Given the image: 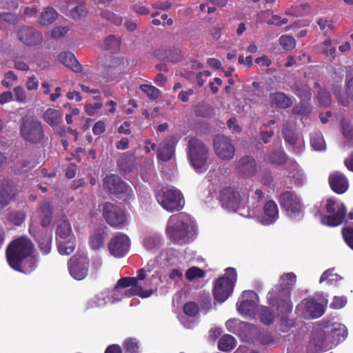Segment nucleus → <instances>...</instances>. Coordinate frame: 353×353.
<instances>
[{
    "label": "nucleus",
    "mask_w": 353,
    "mask_h": 353,
    "mask_svg": "<svg viewBox=\"0 0 353 353\" xmlns=\"http://www.w3.org/2000/svg\"><path fill=\"white\" fill-rule=\"evenodd\" d=\"M296 276L293 272L284 273L281 276L280 283L275 285L268 294L270 305L276 307L278 315L281 319L287 316L292 311L291 290L296 282Z\"/></svg>",
    "instance_id": "obj_1"
},
{
    "label": "nucleus",
    "mask_w": 353,
    "mask_h": 353,
    "mask_svg": "<svg viewBox=\"0 0 353 353\" xmlns=\"http://www.w3.org/2000/svg\"><path fill=\"white\" fill-rule=\"evenodd\" d=\"M194 230V223L187 214L179 213L169 218L166 232L174 243L188 242Z\"/></svg>",
    "instance_id": "obj_2"
},
{
    "label": "nucleus",
    "mask_w": 353,
    "mask_h": 353,
    "mask_svg": "<svg viewBox=\"0 0 353 353\" xmlns=\"http://www.w3.org/2000/svg\"><path fill=\"white\" fill-rule=\"evenodd\" d=\"M347 336L345 325L334 323L329 330H319L314 332L310 340V344L316 347V351H326L332 349Z\"/></svg>",
    "instance_id": "obj_3"
},
{
    "label": "nucleus",
    "mask_w": 353,
    "mask_h": 353,
    "mask_svg": "<svg viewBox=\"0 0 353 353\" xmlns=\"http://www.w3.org/2000/svg\"><path fill=\"white\" fill-rule=\"evenodd\" d=\"M281 208L291 219L300 220L304 216L305 205L299 195L291 190H284L276 196Z\"/></svg>",
    "instance_id": "obj_4"
},
{
    "label": "nucleus",
    "mask_w": 353,
    "mask_h": 353,
    "mask_svg": "<svg viewBox=\"0 0 353 353\" xmlns=\"http://www.w3.org/2000/svg\"><path fill=\"white\" fill-rule=\"evenodd\" d=\"M188 156L192 166L198 173L205 172L209 167V150L199 139H189Z\"/></svg>",
    "instance_id": "obj_5"
},
{
    "label": "nucleus",
    "mask_w": 353,
    "mask_h": 353,
    "mask_svg": "<svg viewBox=\"0 0 353 353\" xmlns=\"http://www.w3.org/2000/svg\"><path fill=\"white\" fill-rule=\"evenodd\" d=\"M56 241L59 252L69 255L73 252L76 246L75 237L72 232L70 223L68 217L62 214L57 221Z\"/></svg>",
    "instance_id": "obj_6"
},
{
    "label": "nucleus",
    "mask_w": 353,
    "mask_h": 353,
    "mask_svg": "<svg viewBox=\"0 0 353 353\" xmlns=\"http://www.w3.org/2000/svg\"><path fill=\"white\" fill-rule=\"evenodd\" d=\"M225 274L214 281L212 294L217 302H225L232 294L237 280V273L234 268H228Z\"/></svg>",
    "instance_id": "obj_7"
},
{
    "label": "nucleus",
    "mask_w": 353,
    "mask_h": 353,
    "mask_svg": "<svg viewBox=\"0 0 353 353\" xmlns=\"http://www.w3.org/2000/svg\"><path fill=\"white\" fill-rule=\"evenodd\" d=\"M34 245L26 236H20L12 240L7 246L6 256L8 265L17 266L18 261L32 254Z\"/></svg>",
    "instance_id": "obj_8"
},
{
    "label": "nucleus",
    "mask_w": 353,
    "mask_h": 353,
    "mask_svg": "<svg viewBox=\"0 0 353 353\" xmlns=\"http://www.w3.org/2000/svg\"><path fill=\"white\" fill-rule=\"evenodd\" d=\"M20 134L25 141L34 144L42 143L46 140L41 122L32 116L26 115L22 117Z\"/></svg>",
    "instance_id": "obj_9"
},
{
    "label": "nucleus",
    "mask_w": 353,
    "mask_h": 353,
    "mask_svg": "<svg viewBox=\"0 0 353 353\" xmlns=\"http://www.w3.org/2000/svg\"><path fill=\"white\" fill-rule=\"evenodd\" d=\"M156 198L162 208L170 212L180 211L185 205L183 194L176 188H171L159 192L156 195Z\"/></svg>",
    "instance_id": "obj_10"
},
{
    "label": "nucleus",
    "mask_w": 353,
    "mask_h": 353,
    "mask_svg": "<svg viewBox=\"0 0 353 353\" xmlns=\"http://www.w3.org/2000/svg\"><path fill=\"white\" fill-rule=\"evenodd\" d=\"M103 185L110 194L120 195V198L125 201L134 198L132 188L117 174L107 175L103 181Z\"/></svg>",
    "instance_id": "obj_11"
},
{
    "label": "nucleus",
    "mask_w": 353,
    "mask_h": 353,
    "mask_svg": "<svg viewBox=\"0 0 353 353\" xmlns=\"http://www.w3.org/2000/svg\"><path fill=\"white\" fill-rule=\"evenodd\" d=\"M103 216L110 226L122 228L127 223L125 212L117 204L105 202L102 208Z\"/></svg>",
    "instance_id": "obj_12"
},
{
    "label": "nucleus",
    "mask_w": 353,
    "mask_h": 353,
    "mask_svg": "<svg viewBox=\"0 0 353 353\" xmlns=\"http://www.w3.org/2000/svg\"><path fill=\"white\" fill-rule=\"evenodd\" d=\"M90 261L86 256L75 254L68 262L70 275L76 280L81 281L88 275Z\"/></svg>",
    "instance_id": "obj_13"
},
{
    "label": "nucleus",
    "mask_w": 353,
    "mask_h": 353,
    "mask_svg": "<svg viewBox=\"0 0 353 353\" xmlns=\"http://www.w3.org/2000/svg\"><path fill=\"white\" fill-rule=\"evenodd\" d=\"M213 146L215 154L222 160L230 161L235 155V148L225 136L216 135L213 140Z\"/></svg>",
    "instance_id": "obj_14"
},
{
    "label": "nucleus",
    "mask_w": 353,
    "mask_h": 353,
    "mask_svg": "<svg viewBox=\"0 0 353 353\" xmlns=\"http://www.w3.org/2000/svg\"><path fill=\"white\" fill-rule=\"evenodd\" d=\"M19 193L15 181L8 177L0 180V205L5 208L15 200Z\"/></svg>",
    "instance_id": "obj_15"
},
{
    "label": "nucleus",
    "mask_w": 353,
    "mask_h": 353,
    "mask_svg": "<svg viewBox=\"0 0 353 353\" xmlns=\"http://www.w3.org/2000/svg\"><path fill=\"white\" fill-rule=\"evenodd\" d=\"M116 287L125 288L131 287L126 292L128 296H139L141 298H148L153 292L152 289L144 290L141 285H137V279L134 277H122L117 283Z\"/></svg>",
    "instance_id": "obj_16"
},
{
    "label": "nucleus",
    "mask_w": 353,
    "mask_h": 353,
    "mask_svg": "<svg viewBox=\"0 0 353 353\" xmlns=\"http://www.w3.org/2000/svg\"><path fill=\"white\" fill-rule=\"evenodd\" d=\"M130 241L127 235L119 234L112 237L108 243L110 253L114 257L125 256L130 250Z\"/></svg>",
    "instance_id": "obj_17"
},
{
    "label": "nucleus",
    "mask_w": 353,
    "mask_h": 353,
    "mask_svg": "<svg viewBox=\"0 0 353 353\" xmlns=\"http://www.w3.org/2000/svg\"><path fill=\"white\" fill-rule=\"evenodd\" d=\"M219 200L223 208L231 210H237L241 201L239 192L231 187H226L221 190Z\"/></svg>",
    "instance_id": "obj_18"
},
{
    "label": "nucleus",
    "mask_w": 353,
    "mask_h": 353,
    "mask_svg": "<svg viewBox=\"0 0 353 353\" xmlns=\"http://www.w3.org/2000/svg\"><path fill=\"white\" fill-rule=\"evenodd\" d=\"M237 174L243 178H251L258 172V166L255 159L251 155L242 157L236 165Z\"/></svg>",
    "instance_id": "obj_19"
},
{
    "label": "nucleus",
    "mask_w": 353,
    "mask_h": 353,
    "mask_svg": "<svg viewBox=\"0 0 353 353\" xmlns=\"http://www.w3.org/2000/svg\"><path fill=\"white\" fill-rule=\"evenodd\" d=\"M29 232L37 242L39 248L41 252L43 254H49L52 248V232H47L46 230L37 231L36 228L32 225H30Z\"/></svg>",
    "instance_id": "obj_20"
},
{
    "label": "nucleus",
    "mask_w": 353,
    "mask_h": 353,
    "mask_svg": "<svg viewBox=\"0 0 353 353\" xmlns=\"http://www.w3.org/2000/svg\"><path fill=\"white\" fill-rule=\"evenodd\" d=\"M17 37L20 41L30 46L40 44L43 37L41 34L35 29L30 27H21L17 32Z\"/></svg>",
    "instance_id": "obj_21"
},
{
    "label": "nucleus",
    "mask_w": 353,
    "mask_h": 353,
    "mask_svg": "<svg viewBox=\"0 0 353 353\" xmlns=\"http://www.w3.org/2000/svg\"><path fill=\"white\" fill-rule=\"evenodd\" d=\"M328 182L332 190L338 194L345 192L349 187L347 177L339 171L332 172L329 175Z\"/></svg>",
    "instance_id": "obj_22"
},
{
    "label": "nucleus",
    "mask_w": 353,
    "mask_h": 353,
    "mask_svg": "<svg viewBox=\"0 0 353 353\" xmlns=\"http://www.w3.org/2000/svg\"><path fill=\"white\" fill-rule=\"evenodd\" d=\"M257 296L253 290H245L242 293V297L246 298L236 303L239 312L250 316L254 311L256 303L254 299Z\"/></svg>",
    "instance_id": "obj_23"
},
{
    "label": "nucleus",
    "mask_w": 353,
    "mask_h": 353,
    "mask_svg": "<svg viewBox=\"0 0 353 353\" xmlns=\"http://www.w3.org/2000/svg\"><path fill=\"white\" fill-rule=\"evenodd\" d=\"M279 219V209L275 201L269 200L263 206V214L261 218V223L263 225L274 223Z\"/></svg>",
    "instance_id": "obj_24"
},
{
    "label": "nucleus",
    "mask_w": 353,
    "mask_h": 353,
    "mask_svg": "<svg viewBox=\"0 0 353 353\" xmlns=\"http://www.w3.org/2000/svg\"><path fill=\"white\" fill-rule=\"evenodd\" d=\"M38 218L43 228L50 226L52 221L53 208L48 201H44L39 204L37 210Z\"/></svg>",
    "instance_id": "obj_25"
},
{
    "label": "nucleus",
    "mask_w": 353,
    "mask_h": 353,
    "mask_svg": "<svg viewBox=\"0 0 353 353\" xmlns=\"http://www.w3.org/2000/svg\"><path fill=\"white\" fill-rule=\"evenodd\" d=\"M303 306L306 314L311 318H319L325 312V307L323 304L318 303L314 299H304L301 303L297 306Z\"/></svg>",
    "instance_id": "obj_26"
},
{
    "label": "nucleus",
    "mask_w": 353,
    "mask_h": 353,
    "mask_svg": "<svg viewBox=\"0 0 353 353\" xmlns=\"http://www.w3.org/2000/svg\"><path fill=\"white\" fill-rule=\"evenodd\" d=\"M346 214V208L343 203H341L338 208L336 212L330 214L324 215L321 217V222L323 224L336 227L339 225L343 221Z\"/></svg>",
    "instance_id": "obj_27"
},
{
    "label": "nucleus",
    "mask_w": 353,
    "mask_h": 353,
    "mask_svg": "<svg viewBox=\"0 0 353 353\" xmlns=\"http://www.w3.org/2000/svg\"><path fill=\"white\" fill-rule=\"evenodd\" d=\"M42 119L45 123L55 130L63 121V116L61 112L55 108H48L44 111Z\"/></svg>",
    "instance_id": "obj_28"
},
{
    "label": "nucleus",
    "mask_w": 353,
    "mask_h": 353,
    "mask_svg": "<svg viewBox=\"0 0 353 353\" xmlns=\"http://www.w3.org/2000/svg\"><path fill=\"white\" fill-rule=\"evenodd\" d=\"M38 260L32 254L25 257L21 261H18L17 266L11 265L10 268L13 270L24 273L30 274L37 267Z\"/></svg>",
    "instance_id": "obj_29"
},
{
    "label": "nucleus",
    "mask_w": 353,
    "mask_h": 353,
    "mask_svg": "<svg viewBox=\"0 0 353 353\" xmlns=\"http://www.w3.org/2000/svg\"><path fill=\"white\" fill-rule=\"evenodd\" d=\"M270 104L272 108L287 109L291 107L293 103L291 98L288 97L285 93L276 92L270 94Z\"/></svg>",
    "instance_id": "obj_30"
},
{
    "label": "nucleus",
    "mask_w": 353,
    "mask_h": 353,
    "mask_svg": "<svg viewBox=\"0 0 353 353\" xmlns=\"http://www.w3.org/2000/svg\"><path fill=\"white\" fill-rule=\"evenodd\" d=\"M174 154V143L172 139L165 140L157 149V158L163 161H170Z\"/></svg>",
    "instance_id": "obj_31"
},
{
    "label": "nucleus",
    "mask_w": 353,
    "mask_h": 353,
    "mask_svg": "<svg viewBox=\"0 0 353 353\" xmlns=\"http://www.w3.org/2000/svg\"><path fill=\"white\" fill-rule=\"evenodd\" d=\"M59 61L71 69L74 72H81L82 71V66L78 62L75 56L70 52H61L58 56Z\"/></svg>",
    "instance_id": "obj_32"
},
{
    "label": "nucleus",
    "mask_w": 353,
    "mask_h": 353,
    "mask_svg": "<svg viewBox=\"0 0 353 353\" xmlns=\"http://www.w3.org/2000/svg\"><path fill=\"white\" fill-rule=\"evenodd\" d=\"M106 232L103 228L96 229L90 238V245L92 249L99 250L103 245Z\"/></svg>",
    "instance_id": "obj_33"
},
{
    "label": "nucleus",
    "mask_w": 353,
    "mask_h": 353,
    "mask_svg": "<svg viewBox=\"0 0 353 353\" xmlns=\"http://www.w3.org/2000/svg\"><path fill=\"white\" fill-rule=\"evenodd\" d=\"M57 17L58 13L57 11L51 7H48L45 8L41 13L38 22L41 26H46L52 23L57 19Z\"/></svg>",
    "instance_id": "obj_34"
},
{
    "label": "nucleus",
    "mask_w": 353,
    "mask_h": 353,
    "mask_svg": "<svg viewBox=\"0 0 353 353\" xmlns=\"http://www.w3.org/2000/svg\"><path fill=\"white\" fill-rule=\"evenodd\" d=\"M236 345V339L230 334L223 335L218 342V348L223 352H230Z\"/></svg>",
    "instance_id": "obj_35"
},
{
    "label": "nucleus",
    "mask_w": 353,
    "mask_h": 353,
    "mask_svg": "<svg viewBox=\"0 0 353 353\" xmlns=\"http://www.w3.org/2000/svg\"><path fill=\"white\" fill-rule=\"evenodd\" d=\"M334 268H330L325 270L321 276L319 283L326 282L329 285H336L342 280V276L334 272Z\"/></svg>",
    "instance_id": "obj_36"
},
{
    "label": "nucleus",
    "mask_w": 353,
    "mask_h": 353,
    "mask_svg": "<svg viewBox=\"0 0 353 353\" xmlns=\"http://www.w3.org/2000/svg\"><path fill=\"white\" fill-rule=\"evenodd\" d=\"M294 93L303 101H307L312 97L311 89L305 85H296L293 88Z\"/></svg>",
    "instance_id": "obj_37"
},
{
    "label": "nucleus",
    "mask_w": 353,
    "mask_h": 353,
    "mask_svg": "<svg viewBox=\"0 0 353 353\" xmlns=\"http://www.w3.org/2000/svg\"><path fill=\"white\" fill-rule=\"evenodd\" d=\"M282 132L285 142L292 145H296L298 141V137L288 123L283 124Z\"/></svg>",
    "instance_id": "obj_38"
},
{
    "label": "nucleus",
    "mask_w": 353,
    "mask_h": 353,
    "mask_svg": "<svg viewBox=\"0 0 353 353\" xmlns=\"http://www.w3.org/2000/svg\"><path fill=\"white\" fill-rule=\"evenodd\" d=\"M121 43L119 37L114 35H109L105 38L103 42V48L105 50H119Z\"/></svg>",
    "instance_id": "obj_39"
},
{
    "label": "nucleus",
    "mask_w": 353,
    "mask_h": 353,
    "mask_svg": "<svg viewBox=\"0 0 353 353\" xmlns=\"http://www.w3.org/2000/svg\"><path fill=\"white\" fill-rule=\"evenodd\" d=\"M279 42L282 48L287 52L294 50L296 47L295 39L290 35L283 34L281 36Z\"/></svg>",
    "instance_id": "obj_40"
},
{
    "label": "nucleus",
    "mask_w": 353,
    "mask_h": 353,
    "mask_svg": "<svg viewBox=\"0 0 353 353\" xmlns=\"http://www.w3.org/2000/svg\"><path fill=\"white\" fill-rule=\"evenodd\" d=\"M26 214L23 211L17 210L10 212L8 215V221L14 225H21L26 219Z\"/></svg>",
    "instance_id": "obj_41"
},
{
    "label": "nucleus",
    "mask_w": 353,
    "mask_h": 353,
    "mask_svg": "<svg viewBox=\"0 0 353 353\" xmlns=\"http://www.w3.org/2000/svg\"><path fill=\"white\" fill-rule=\"evenodd\" d=\"M139 88L143 92L146 94L150 100H156L160 96L161 91L152 85L142 84Z\"/></svg>",
    "instance_id": "obj_42"
},
{
    "label": "nucleus",
    "mask_w": 353,
    "mask_h": 353,
    "mask_svg": "<svg viewBox=\"0 0 353 353\" xmlns=\"http://www.w3.org/2000/svg\"><path fill=\"white\" fill-rule=\"evenodd\" d=\"M259 317L261 321L267 325H271L274 321V316L272 311L266 306L261 307L259 312Z\"/></svg>",
    "instance_id": "obj_43"
},
{
    "label": "nucleus",
    "mask_w": 353,
    "mask_h": 353,
    "mask_svg": "<svg viewBox=\"0 0 353 353\" xmlns=\"http://www.w3.org/2000/svg\"><path fill=\"white\" fill-rule=\"evenodd\" d=\"M270 161L276 165H283L287 161V155L284 151H274L269 156Z\"/></svg>",
    "instance_id": "obj_44"
},
{
    "label": "nucleus",
    "mask_w": 353,
    "mask_h": 353,
    "mask_svg": "<svg viewBox=\"0 0 353 353\" xmlns=\"http://www.w3.org/2000/svg\"><path fill=\"white\" fill-rule=\"evenodd\" d=\"M205 276V271L196 266L188 268L185 272V277L188 281H192L197 278H203Z\"/></svg>",
    "instance_id": "obj_45"
},
{
    "label": "nucleus",
    "mask_w": 353,
    "mask_h": 353,
    "mask_svg": "<svg viewBox=\"0 0 353 353\" xmlns=\"http://www.w3.org/2000/svg\"><path fill=\"white\" fill-rule=\"evenodd\" d=\"M343 238L346 244L353 249V225L344 227L341 230Z\"/></svg>",
    "instance_id": "obj_46"
},
{
    "label": "nucleus",
    "mask_w": 353,
    "mask_h": 353,
    "mask_svg": "<svg viewBox=\"0 0 353 353\" xmlns=\"http://www.w3.org/2000/svg\"><path fill=\"white\" fill-rule=\"evenodd\" d=\"M123 348L125 352L137 353L139 350L138 341L136 339L129 338L124 341Z\"/></svg>",
    "instance_id": "obj_47"
},
{
    "label": "nucleus",
    "mask_w": 353,
    "mask_h": 353,
    "mask_svg": "<svg viewBox=\"0 0 353 353\" xmlns=\"http://www.w3.org/2000/svg\"><path fill=\"white\" fill-rule=\"evenodd\" d=\"M183 310L187 316L194 317L198 314L199 307L195 302L190 301L184 304Z\"/></svg>",
    "instance_id": "obj_48"
},
{
    "label": "nucleus",
    "mask_w": 353,
    "mask_h": 353,
    "mask_svg": "<svg viewBox=\"0 0 353 353\" xmlns=\"http://www.w3.org/2000/svg\"><path fill=\"white\" fill-rule=\"evenodd\" d=\"M292 112L296 115H307L310 114L311 108L309 105L300 103L293 107Z\"/></svg>",
    "instance_id": "obj_49"
},
{
    "label": "nucleus",
    "mask_w": 353,
    "mask_h": 353,
    "mask_svg": "<svg viewBox=\"0 0 353 353\" xmlns=\"http://www.w3.org/2000/svg\"><path fill=\"white\" fill-rule=\"evenodd\" d=\"M87 11L83 4H79L72 8L70 11V16L74 19H79L86 15Z\"/></svg>",
    "instance_id": "obj_50"
},
{
    "label": "nucleus",
    "mask_w": 353,
    "mask_h": 353,
    "mask_svg": "<svg viewBox=\"0 0 353 353\" xmlns=\"http://www.w3.org/2000/svg\"><path fill=\"white\" fill-rule=\"evenodd\" d=\"M310 142L312 147L316 150L321 151L325 149V141L321 135L313 136Z\"/></svg>",
    "instance_id": "obj_51"
},
{
    "label": "nucleus",
    "mask_w": 353,
    "mask_h": 353,
    "mask_svg": "<svg viewBox=\"0 0 353 353\" xmlns=\"http://www.w3.org/2000/svg\"><path fill=\"white\" fill-rule=\"evenodd\" d=\"M68 30L69 28L67 26H57L52 29L50 36L54 39H59L64 37Z\"/></svg>",
    "instance_id": "obj_52"
},
{
    "label": "nucleus",
    "mask_w": 353,
    "mask_h": 353,
    "mask_svg": "<svg viewBox=\"0 0 353 353\" xmlns=\"http://www.w3.org/2000/svg\"><path fill=\"white\" fill-rule=\"evenodd\" d=\"M0 19L10 24H14L18 21L17 15L12 12H3L0 13Z\"/></svg>",
    "instance_id": "obj_53"
},
{
    "label": "nucleus",
    "mask_w": 353,
    "mask_h": 353,
    "mask_svg": "<svg viewBox=\"0 0 353 353\" xmlns=\"http://www.w3.org/2000/svg\"><path fill=\"white\" fill-rule=\"evenodd\" d=\"M318 99L323 106H328L331 103V94L327 91H321L319 93Z\"/></svg>",
    "instance_id": "obj_54"
},
{
    "label": "nucleus",
    "mask_w": 353,
    "mask_h": 353,
    "mask_svg": "<svg viewBox=\"0 0 353 353\" xmlns=\"http://www.w3.org/2000/svg\"><path fill=\"white\" fill-rule=\"evenodd\" d=\"M347 299L344 296H334L332 302L330 303V307L333 309H340L345 306Z\"/></svg>",
    "instance_id": "obj_55"
},
{
    "label": "nucleus",
    "mask_w": 353,
    "mask_h": 353,
    "mask_svg": "<svg viewBox=\"0 0 353 353\" xmlns=\"http://www.w3.org/2000/svg\"><path fill=\"white\" fill-rule=\"evenodd\" d=\"M101 107L102 103L100 102L95 103L94 104L87 103L85 105V111L88 115L93 116Z\"/></svg>",
    "instance_id": "obj_56"
},
{
    "label": "nucleus",
    "mask_w": 353,
    "mask_h": 353,
    "mask_svg": "<svg viewBox=\"0 0 353 353\" xmlns=\"http://www.w3.org/2000/svg\"><path fill=\"white\" fill-rule=\"evenodd\" d=\"M291 182L296 187H301L304 184L305 177L303 174L296 172L291 176Z\"/></svg>",
    "instance_id": "obj_57"
},
{
    "label": "nucleus",
    "mask_w": 353,
    "mask_h": 353,
    "mask_svg": "<svg viewBox=\"0 0 353 353\" xmlns=\"http://www.w3.org/2000/svg\"><path fill=\"white\" fill-rule=\"evenodd\" d=\"M105 130V123L103 121H98L92 127V132L94 135H100Z\"/></svg>",
    "instance_id": "obj_58"
},
{
    "label": "nucleus",
    "mask_w": 353,
    "mask_h": 353,
    "mask_svg": "<svg viewBox=\"0 0 353 353\" xmlns=\"http://www.w3.org/2000/svg\"><path fill=\"white\" fill-rule=\"evenodd\" d=\"M288 20L285 18L281 19V17L279 15L274 14L272 16V18L268 21V23L273 24L276 26H281L283 24L288 23Z\"/></svg>",
    "instance_id": "obj_59"
},
{
    "label": "nucleus",
    "mask_w": 353,
    "mask_h": 353,
    "mask_svg": "<svg viewBox=\"0 0 353 353\" xmlns=\"http://www.w3.org/2000/svg\"><path fill=\"white\" fill-rule=\"evenodd\" d=\"M14 93L17 101L19 102L25 101L26 99V94L23 88L20 86L14 88Z\"/></svg>",
    "instance_id": "obj_60"
},
{
    "label": "nucleus",
    "mask_w": 353,
    "mask_h": 353,
    "mask_svg": "<svg viewBox=\"0 0 353 353\" xmlns=\"http://www.w3.org/2000/svg\"><path fill=\"white\" fill-rule=\"evenodd\" d=\"M343 136L349 139L353 140V126L349 124H344L342 126Z\"/></svg>",
    "instance_id": "obj_61"
},
{
    "label": "nucleus",
    "mask_w": 353,
    "mask_h": 353,
    "mask_svg": "<svg viewBox=\"0 0 353 353\" xmlns=\"http://www.w3.org/2000/svg\"><path fill=\"white\" fill-rule=\"evenodd\" d=\"M254 61L256 63L265 67H270L272 63L267 55H262L260 57H257L255 59Z\"/></svg>",
    "instance_id": "obj_62"
},
{
    "label": "nucleus",
    "mask_w": 353,
    "mask_h": 353,
    "mask_svg": "<svg viewBox=\"0 0 353 353\" xmlns=\"http://www.w3.org/2000/svg\"><path fill=\"white\" fill-rule=\"evenodd\" d=\"M77 170V167L74 163H70L68 165L65 176L68 179H72L75 176Z\"/></svg>",
    "instance_id": "obj_63"
},
{
    "label": "nucleus",
    "mask_w": 353,
    "mask_h": 353,
    "mask_svg": "<svg viewBox=\"0 0 353 353\" xmlns=\"http://www.w3.org/2000/svg\"><path fill=\"white\" fill-rule=\"evenodd\" d=\"M39 82L34 76L30 77L26 82V88L28 90H35L38 88Z\"/></svg>",
    "instance_id": "obj_64"
}]
</instances>
